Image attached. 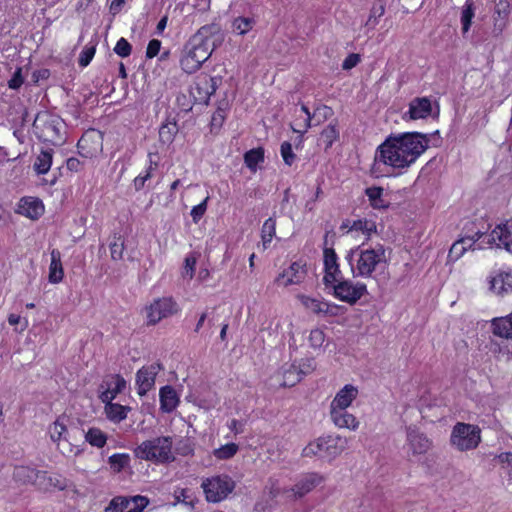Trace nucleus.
<instances>
[{"label":"nucleus","instance_id":"nucleus-1","mask_svg":"<svg viewBox=\"0 0 512 512\" xmlns=\"http://www.w3.org/2000/svg\"><path fill=\"white\" fill-rule=\"evenodd\" d=\"M440 144L439 130L428 137L416 131L389 136L377 149L376 160L392 168L403 169L413 164L429 147Z\"/></svg>","mask_w":512,"mask_h":512},{"label":"nucleus","instance_id":"nucleus-2","mask_svg":"<svg viewBox=\"0 0 512 512\" xmlns=\"http://www.w3.org/2000/svg\"><path fill=\"white\" fill-rule=\"evenodd\" d=\"M222 41L223 34L218 26H202L184 46L180 58L182 70L188 74L198 71Z\"/></svg>","mask_w":512,"mask_h":512},{"label":"nucleus","instance_id":"nucleus-3","mask_svg":"<svg viewBox=\"0 0 512 512\" xmlns=\"http://www.w3.org/2000/svg\"><path fill=\"white\" fill-rule=\"evenodd\" d=\"M354 276L371 277L378 267L387 264L386 250L382 244L364 248V245L352 249L346 255Z\"/></svg>","mask_w":512,"mask_h":512},{"label":"nucleus","instance_id":"nucleus-4","mask_svg":"<svg viewBox=\"0 0 512 512\" xmlns=\"http://www.w3.org/2000/svg\"><path fill=\"white\" fill-rule=\"evenodd\" d=\"M172 438L160 436L143 441L134 449L135 457L156 464L171 463L175 460L172 452Z\"/></svg>","mask_w":512,"mask_h":512},{"label":"nucleus","instance_id":"nucleus-5","mask_svg":"<svg viewBox=\"0 0 512 512\" xmlns=\"http://www.w3.org/2000/svg\"><path fill=\"white\" fill-rule=\"evenodd\" d=\"M201 487L208 502L224 500L235 488V482L228 475H216L203 480Z\"/></svg>","mask_w":512,"mask_h":512},{"label":"nucleus","instance_id":"nucleus-6","mask_svg":"<svg viewBox=\"0 0 512 512\" xmlns=\"http://www.w3.org/2000/svg\"><path fill=\"white\" fill-rule=\"evenodd\" d=\"M478 426L466 423H457L451 433V443L460 451L475 449L480 441Z\"/></svg>","mask_w":512,"mask_h":512},{"label":"nucleus","instance_id":"nucleus-7","mask_svg":"<svg viewBox=\"0 0 512 512\" xmlns=\"http://www.w3.org/2000/svg\"><path fill=\"white\" fill-rule=\"evenodd\" d=\"M333 295L339 300L346 302L350 305L357 303L365 294H367V286L364 283H353L343 277L331 284Z\"/></svg>","mask_w":512,"mask_h":512},{"label":"nucleus","instance_id":"nucleus-8","mask_svg":"<svg viewBox=\"0 0 512 512\" xmlns=\"http://www.w3.org/2000/svg\"><path fill=\"white\" fill-rule=\"evenodd\" d=\"M178 307L172 298H159L153 301L147 308L148 324L155 325L163 318H167L177 313Z\"/></svg>","mask_w":512,"mask_h":512},{"label":"nucleus","instance_id":"nucleus-9","mask_svg":"<svg viewBox=\"0 0 512 512\" xmlns=\"http://www.w3.org/2000/svg\"><path fill=\"white\" fill-rule=\"evenodd\" d=\"M295 113L303 119V125L307 128L320 126L333 115L332 109L325 105L317 107L311 114L307 106L302 104Z\"/></svg>","mask_w":512,"mask_h":512},{"label":"nucleus","instance_id":"nucleus-10","mask_svg":"<svg viewBox=\"0 0 512 512\" xmlns=\"http://www.w3.org/2000/svg\"><path fill=\"white\" fill-rule=\"evenodd\" d=\"M13 477L21 484H33L37 488H45L44 484L48 479V473L21 465L14 468Z\"/></svg>","mask_w":512,"mask_h":512},{"label":"nucleus","instance_id":"nucleus-11","mask_svg":"<svg viewBox=\"0 0 512 512\" xmlns=\"http://www.w3.org/2000/svg\"><path fill=\"white\" fill-rule=\"evenodd\" d=\"M324 272L323 282L327 288L342 278V272L338 264V257L333 248L323 250Z\"/></svg>","mask_w":512,"mask_h":512},{"label":"nucleus","instance_id":"nucleus-12","mask_svg":"<svg viewBox=\"0 0 512 512\" xmlns=\"http://www.w3.org/2000/svg\"><path fill=\"white\" fill-rule=\"evenodd\" d=\"M485 238L488 245H496L498 248L503 247L512 253V220L496 226Z\"/></svg>","mask_w":512,"mask_h":512},{"label":"nucleus","instance_id":"nucleus-13","mask_svg":"<svg viewBox=\"0 0 512 512\" xmlns=\"http://www.w3.org/2000/svg\"><path fill=\"white\" fill-rule=\"evenodd\" d=\"M100 388L101 401H109L116 398V396L124 391L126 388L125 379L119 374L108 375L104 378Z\"/></svg>","mask_w":512,"mask_h":512},{"label":"nucleus","instance_id":"nucleus-14","mask_svg":"<svg viewBox=\"0 0 512 512\" xmlns=\"http://www.w3.org/2000/svg\"><path fill=\"white\" fill-rule=\"evenodd\" d=\"M161 363H153L150 366L142 367L136 374V383L138 385V394L144 396L155 383L157 373L162 370Z\"/></svg>","mask_w":512,"mask_h":512},{"label":"nucleus","instance_id":"nucleus-15","mask_svg":"<svg viewBox=\"0 0 512 512\" xmlns=\"http://www.w3.org/2000/svg\"><path fill=\"white\" fill-rule=\"evenodd\" d=\"M322 481V477L317 473H308L303 475L296 484L284 491L285 494L292 493L294 499H299L311 492Z\"/></svg>","mask_w":512,"mask_h":512},{"label":"nucleus","instance_id":"nucleus-16","mask_svg":"<svg viewBox=\"0 0 512 512\" xmlns=\"http://www.w3.org/2000/svg\"><path fill=\"white\" fill-rule=\"evenodd\" d=\"M406 436L407 444L413 455L424 454L430 449V440L424 433H421L419 430L412 427H407Z\"/></svg>","mask_w":512,"mask_h":512},{"label":"nucleus","instance_id":"nucleus-17","mask_svg":"<svg viewBox=\"0 0 512 512\" xmlns=\"http://www.w3.org/2000/svg\"><path fill=\"white\" fill-rule=\"evenodd\" d=\"M511 12L510 3L507 0H499L495 5L493 14V34L500 35L508 24Z\"/></svg>","mask_w":512,"mask_h":512},{"label":"nucleus","instance_id":"nucleus-18","mask_svg":"<svg viewBox=\"0 0 512 512\" xmlns=\"http://www.w3.org/2000/svg\"><path fill=\"white\" fill-rule=\"evenodd\" d=\"M16 212L30 219L36 220L44 213V205L38 198L23 197L19 201Z\"/></svg>","mask_w":512,"mask_h":512},{"label":"nucleus","instance_id":"nucleus-19","mask_svg":"<svg viewBox=\"0 0 512 512\" xmlns=\"http://www.w3.org/2000/svg\"><path fill=\"white\" fill-rule=\"evenodd\" d=\"M358 390L351 384L345 385L334 397L331 402L330 409H346L351 405L357 397Z\"/></svg>","mask_w":512,"mask_h":512},{"label":"nucleus","instance_id":"nucleus-20","mask_svg":"<svg viewBox=\"0 0 512 512\" xmlns=\"http://www.w3.org/2000/svg\"><path fill=\"white\" fill-rule=\"evenodd\" d=\"M485 233L480 230L476 231L474 235H466L461 239L457 240L450 248L448 258L450 260L456 261L458 260L464 252L467 250V246H464V242H469V248H472L476 241L481 239Z\"/></svg>","mask_w":512,"mask_h":512},{"label":"nucleus","instance_id":"nucleus-21","mask_svg":"<svg viewBox=\"0 0 512 512\" xmlns=\"http://www.w3.org/2000/svg\"><path fill=\"white\" fill-rule=\"evenodd\" d=\"M304 274L305 271L303 270V267L299 263L294 262L288 269L279 274L276 278V282L285 287L291 284H298L302 281Z\"/></svg>","mask_w":512,"mask_h":512},{"label":"nucleus","instance_id":"nucleus-22","mask_svg":"<svg viewBox=\"0 0 512 512\" xmlns=\"http://www.w3.org/2000/svg\"><path fill=\"white\" fill-rule=\"evenodd\" d=\"M220 78L207 75L198 78L194 89L198 91L199 100L207 101L216 92Z\"/></svg>","mask_w":512,"mask_h":512},{"label":"nucleus","instance_id":"nucleus-23","mask_svg":"<svg viewBox=\"0 0 512 512\" xmlns=\"http://www.w3.org/2000/svg\"><path fill=\"white\" fill-rule=\"evenodd\" d=\"M325 458L334 459L340 455L347 446V439L341 436L323 437Z\"/></svg>","mask_w":512,"mask_h":512},{"label":"nucleus","instance_id":"nucleus-24","mask_svg":"<svg viewBox=\"0 0 512 512\" xmlns=\"http://www.w3.org/2000/svg\"><path fill=\"white\" fill-rule=\"evenodd\" d=\"M432 113V104L428 98H416L409 105L411 119H424Z\"/></svg>","mask_w":512,"mask_h":512},{"label":"nucleus","instance_id":"nucleus-25","mask_svg":"<svg viewBox=\"0 0 512 512\" xmlns=\"http://www.w3.org/2000/svg\"><path fill=\"white\" fill-rule=\"evenodd\" d=\"M330 415L333 423L339 428L355 430L358 427L359 422L346 409H330Z\"/></svg>","mask_w":512,"mask_h":512},{"label":"nucleus","instance_id":"nucleus-26","mask_svg":"<svg viewBox=\"0 0 512 512\" xmlns=\"http://www.w3.org/2000/svg\"><path fill=\"white\" fill-rule=\"evenodd\" d=\"M160 406L161 410L166 413H170L176 409L179 398L176 390L172 386H164L160 389Z\"/></svg>","mask_w":512,"mask_h":512},{"label":"nucleus","instance_id":"nucleus-27","mask_svg":"<svg viewBox=\"0 0 512 512\" xmlns=\"http://www.w3.org/2000/svg\"><path fill=\"white\" fill-rule=\"evenodd\" d=\"M102 402L105 403V413L107 418L115 423L126 419L127 413L131 410L129 406L113 403L112 400Z\"/></svg>","mask_w":512,"mask_h":512},{"label":"nucleus","instance_id":"nucleus-28","mask_svg":"<svg viewBox=\"0 0 512 512\" xmlns=\"http://www.w3.org/2000/svg\"><path fill=\"white\" fill-rule=\"evenodd\" d=\"M491 290L499 296H504L512 292V274L505 273L495 276L491 280Z\"/></svg>","mask_w":512,"mask_h":512},{"label":"nucleus","instance_id":"nucleus-29","mask_svg":"<svg viewBox=\"0 0 512 512\" xmlns=\"http://www.w3.org/2000/svg\"><path fill=\"white\" fill-rule=\"evenodd\" d=\"M64 271L61 262V253L57 249L51 251V263L49 267V281L59 283L63 280Z\"/></svg>","mask_w":512,"mask_h":512},{"label":"nucleus","instance_id":"nucleus-30","mask_svg":"<svg viewBox=\"0 0 512 512\" xmlns=\"http://www.w3.org/2000/svg\"><path fill=\"white\" fill-rule=\"evenodd\" d=\"M118 500L123 503L124 512H142L149 504V499L141 495L130 498L118 496Z\"/></svg>","mask_w":512,"mask_h":512},{"label":"nucleus","instance_id":"nucleus-31","mask_svg":"<svg viewBox=\"0 0 512 512\" xmlns=\"http://www.w3.org/2000/svg\"><path fill=\"white\" fill-rule=\"evenodd\" d=\"M493 333L502 338H512V313L492 321Z\"/></svg>","mask_w":512,"mask_h":512},{"label":"nucleus","instance_id":"nucleus-32","mask_svg":"<svg viewBox=\"0 0 512 512\" xmlns=\"http://www.w3.org/2000/svg\"><path fill=\"white\" fill-rule=\"evenodd\" d=\"M52 156L53 150L47 149L42 150L40 154L36 157L35 162L33 164L34 171L38 174H46L52 165Z\"/></svg>","mask_w":512,"mask_h":512},{"label":"nucleus","instance_id":"nucleus-33","mask_svg":"<svg viewBox=\"0 0 512 512\" xmlns=\"http://www.w3.org/2000/svg\"><path fill=\"white\" fill-rule=\"evenodd\" d=\"M474 16H475L474 3L472 0H466L465 4L462 7L461 17H460L461 30H462L463 35H465L466 33L469 32Z\"/></svg>","mask_w":512,"mask_h":512},{"label":"nucleus","instance_id":"nucleus-34","mask_svg":"<svg viewBox=\"0 0 512 512\" xmlns=\"http://www.w3.org/2000/svg\"><path fill=\"white\" fill-rule=\"evenodd\" d=\"M255 25L256 20L253 17L239 16L232 21L231 28L233 33L243 36L250 32Z\"/></svg>","mask_w":512,"mask_h":512},{"label":"nucleus","instance_id":"nucleus-35","mask_svg":"<svg viewBox=\"0 0 512 512\" xmlns=\"http://www.w3.org/2000/svg\"><path fill=\"white\" fill-rule=\"evenodd\" d=\"M384 189L382 187H369L365 193L370 201L371 206L374 209H385L388 208L389 203L383 199Z\"/></svg>","mask_w":512,"mask_h":512},{"label":"nucleus","instance_id":"nucleus-36","mask_svg":"<svg viewBox=\"0 0 512 512\" xmlns=\"http://www.w3.org/2000/svg\"><path fill=\"white\" fill-rule=\"evenodd\" d=\"M103 139V132L101 130H85L83 135L78 141V148H86L89 141H94L95 145L92 147L93 150L101 148Z\"/></svg>","mask_w":512,"mask_h":512},{"label":"nucleus","instance_id":"nucleus-37","mask_svg":"<svg viewBox=\"0 0 512 512\" xmlns=\"http://www.w3.org/2000/svg\"><path fill=\"white\" fill-rule=\"evenodd\" d=\"M263 161L264 149L262 147L253 148L244 154V163L252 172H256L257 165Z\"/></svg>","mask_w":512,"mask_h":512},{"label":"nucleus","instance_id":"nucleus-38","mask_svg":"<svg viewBox=\"0 0 512 512\" xmlns=\"http://www.w3.org/2000/svg\"><path fill=\"white\" fill-rule=\"evenodd\" d=\"M284 382L283 386L292 387L300 382L304 375H306V371L303 369H298L297 366L291 365L289 369L284 371Z\"/></svg>","mask_w":512,"mask_h":512},{"label":"nucleus","instance_id":"nucleus-39","mask_svg":"<svg viewBox=\"0 0 512 512\" xmlns=\"http://www.w3.org/2000/svg\"><path fill=\"white\" fill-rule=\"evenodd\" d=\"M302 304L311 309L316 314H323V312H329V303L324 301H319L314 298H310L308 296H300Z\"/></svg>","mask_w":512,"mask_h":512},{"label":"nucleus","instance_id":"nucleus-40","mask_svg":"<svg viewBox=\"0 0 512 512\" xmlns=\"http://www.w3.org/2000/svg\"><path fill=\"white\" fill-rule=\"evenodd\" d=\"M276 233V221L274 218H268L261 229V238L263 247L266 249L268 244L272 241Z\"/></svg>","mask_w":512,"mask_h":512},{"label":"nucleus","instance_id":"nucleus-41","mask_svg":"<svg viewBox=\"0 0 512 512\" xmlns=\"http://www.w3.org/2000/svg\"><path fill=\"white\" fill-rule=\"evenodd\" d=\"M303 457L319 456L325 458L323 437H319L315 441L310 442L303 450Z\"/></svg>","mask_w":512,"mask_h":512},{"label":"nucleus","instance_id":"nucleus-42","mask_svg":"<svg viewBox=\"0 0 512 512\" xmlns=\"http://www.w3.org/2000/svg\"><path fill=\"white\" fill-rule=\"evenodd\" d=\"M85 439L92 446L102 448L107 441L106 435L98 428H90L85 434Z\"/></svg>","mask_w":512,"mask_h":512},{"label":"nucleus","instance_id":"nucleus-43","mask_svg":"<svg viewBox=\"0 0 512 512\" xmlns=\"http://www.w3.org/2000/svg\"><path fill=\"white\" fill-rule=\"evenodd\" d=\"M130 457L128 454H113L109 457L108 463L114 472L122 471L129 465Z\"/></svg>","mask_w":512,"mask_h":512},{"label":"nucleus","instance_id":"nucleus-44","mask_svg":"<svg viewBox=\"0 0 512 512\" xmlns=\"http://www.w3.org/2000/svg\"><path fill=\"white\" fill-rule=\"evenodd\" d=\"M338 138V130H322L317 141L319 146H323L327 150Z\"/></svg>","mask_w":512,"mask_h":512},{"label":"nucleus","instance_id":"nucleus-45","mask_svg":"<svg viewBox=\"0 0 512 512\" xmlns=\"http://www.w3.org/2000/svg\"><path fill=\"white\" fill-rule=\"evenodd\" d=\"M65 417H59L57 420L50 426L49 433L53 442H58L62 439L64 433L66 432V425L64 423Z\"/></svg>","mask_w":512,"mask_h":512},{"label":"nucleus","instance_id":"nucleus-46","mask_svg":"<svg viewBox=\"0 0 512 512\" xmlns=\"http://www.w3.org/2000/svg\"><path fill=\"white\" fill-rule=\"evenodd\" d=\"M361 231L362 233L370 236L372 233L376 232V224L375 222L367 219H359L353 222L350 227V231Z\"/></svg>","mask_w":512,"mask_h":512},{"label":"nucleus","instance_id":"nucleus-47","mask_svg":"<svg viewBox=\"0 0 512 512\" xmlns=\"http://www.w3.org/2000/svg\"><path fill=\"white\" fill-rule=\"evenodd\" d=\"M237 451L238 446L235 443H228L216 449L214 451V455L216 458L224 460L232 458L237 453Z\"/></svg>","mask_w":512,"mask_h":512},{"label":"nucleus","instance_id":"nucleus-48","mask_svg":"<svg viewBox=\"0 0 512 512\" xmlns=\"http://www.w3.org/2000/svg\"><path fill=\"white\" fill-rule=\"evenodd\" d=\"M385 13V6L382 3L375 4L370 10L369 18L366 22L367 26H370L371 28H374L377 24L379 19L384 15Z\"/></svg>","mask_w":512,"mask_h":512},{"label":"nucleus","instance_id":"nucleus-49","mask_svg":"<svg viewBox=\"0 0 512 512\" xmlns=\"http://www.w3.org/2000/svg\"><path fill=\"white\" fill-rule=\"evenodd\" d=\"M111 258L113 260H120L123 257L124 241L121 236H114V241L110 243Z\"/></svg>","mask_w":512,"mask_h":512},{"label":"nucleus","instance_id":"nucleus-50","mask_svg":"<svg viewBox=\"0 0 512 512\" xmlns=\"http://www.w3.org/2000/svg\"><path fill=\"white\" fill-rule=\"evenodd\" d=\"M95 46H85L79 55V65L86 67L89 65L95 55Z\"/></svg>","mask_w":512,"mask_h":512},{"label":"nucleus","instance_id":"nucleus-51","mask_svg":"<svg viewBox=\"0 0 512 512\" xmlns=\"http://www.w3.org/2000/svg\"><path fill=\"white\" fill-rule=\"evenodd\" d=\"M131 50L132 47L125 38H120L114 47L115 53L122 58L128 57L131 54Z\"/></svg>","mask_w":512,"mask_h":512},{"label":"nucleus","instance_id":"nucleus-52","mask_svg":"<svg viewBox=\"0 0 512 512\" xmlns=\"http://www.w3.org/2000/svg\"><path fill=\"white\" fill-rule=\"evenodd\" d=\"M281 156L285 164L291 166L296 158V155L292 151V146L289 142L285 141L281 144Z\"/></svg>","mask_w":512,"mask_h":512},{"label":"nucleus","instance_id":"nucleus-53","mask_svg":"<svg viewBox=\"0 0 512 512\" xmlns=\"http://www.w3.org/2000/svg\"><path fill=\"white\" fill-rule=\"evenodd\" d=\"M325 341V334L320 329H313L309 335V343L313 348H320Z\"/></svg>","mask_w":512,"mask_h":512},{"label":"nucleus","instance_id":"nucleus-54","mask_svg":"<svg viewBox=\"0 0 512 512\" xmlns=\"http://www.w3.org/2000/svg\"><path fill=\"white\" fill-rule=\"evenodd\" d=\"M209 197H206L200 204L194 206L191 210V217L194 223H198V221L203 217L207 210V203Z\"/></svg>","mask_w":512,"mask_h":512},{"label":"nucleus","instance_id":"nucleus-55","mask_svg":"<svg viewBox=\"0 0 512 512\" xmlns=\"http://www.w3.org/2000/svg\"><path fill=\"white\" fill-rule=\"evenodd\" d=\"M45 488H39L40 490H49L51 488H58L60 490H63L66 487V484L63 480L56 476H50L48 475V479H46Z\"/></svg>","mask_w":512,"mask_h":512},{"label":"nucleus","instance_id":"nucleus-56","mask_svg":"<svg viewBox=\"0 0 512 512\" xmlns=\"http://www.w3.org/2000/svg\"><path fill=\"white\" fill-rule=\"evenodd\" d=\"M23 82L22 69L17 68L11 79L8 81V87L10 89L17 90L22 86Z\"/></svg>","mask_w":512,"mask_h":512},{"label":"nucleus","instance_id":"nucleus-57","mask_svg":"<svg viewBox=\"0 0 512 512\" xmlns=\"http://www.w3.org/2000/svg\"><path fill=\"white\" fill-rule=\"evenodd\" d=\"M196 266V258L194 256H187L185 258V265L183 270V276L189 279L193 278Z\"/></svg>","mask_w":512,"mask_h":512},{"label":"nucleus","instance_id":"nucleus-58","mask_svg":"<svg viewBox=\"0 0 512 512\" xmlns=\"http://www.w3.org/2000/svg\"><path fill=\"white\" fill-rule=\"evenodd\" d=\"M226 118L225 110L217 109L211 117V128H220L224 124Z\"/></svg>","mask_w":512,"mask_h":512},{"label":"nucleus","instance_id":"nucleus-59","mask_svg":"<svg viewBox=\"0 0 512 512\" xmlns=\"http://www.w3.org/2000/svg\"><path fill=\"white\" fill-rule=\"evenodd\" d=\"M161 48V41L158 39H152L149 41L146 49V57L149 59L154 58L158 55Z\"/></svg>","mask_w":512,"mask_h":512},{"label":"nucleus","instance_id":"nucleus-60","mask_svg":"<svg viewBox=\"0 0 512 512\" xmlns=\"http://www.w3.org/2000/svg\"><path fill=\"white\" fill-rule=\"evenodd\" d=\"M188 493H189L188 489H180L179 491H175V499L177 502H181L185 505L194 507L193 499H191V497Z\"/></svg>","mask_w":512,"mask_h":512},{"label":"nucleus","instance_id":"nucleus-61","mask_svg":"<svg viewBox=\"0 0 512 512\" xmlns=\"http://www.w3.org/2000/svg\"><path fill=\"white\" fill-rule=\"evenodd\" d=\"M360 62L359 54H349L342 63V68L344 70H350L354 68Z\"/></svg>","mask_w":512,"mask_h":512},{"label":"nucleus","instance_id":"nucleus-62","mask_svg":"<svg viewBox=\"0 0 512 512\" xmlns=\"http://www.w3.org/2000/svg\"><path fill=\"white\" fill-rule=\"evenodd\" d=\"M153 170V167H152V163L150 164V167L148 168L146 174L144 176H137L135 179H134V187H135V190L139 191L141 190L144 185H145V182L151 178V171Z\"/></svg>","mask_w":512,"mask_h":512},{"label":"nucleus","instance_id":"nucleus-63","mask_svg":"<svg viewBox=\"0 0 512 512\" xmlns=\"http://www.w3.org/2000/svg\"><path fill=\"white\" fill-rule=\"evenodd\" d=\"M105 512H124L123 503L118 500V496L111 500L109 505L105 508Z\"/></svg>","mask_w":512,"mask_h":512},{"label":"nucleus","instance_id":"nucleus-64","mask_svg":"<svg viewBox=\"0 0 512 512\" xmlns=\"http://www.w3.org/2000/svg\"><path fill=\"white\" fill-rule=\"evenodd\" d=\"M501 463H507L509 466H511V470L509 472L510 476H512V453H502L498 456Z\"/></svg>","mask_w":512,"mask_h":512}]
</instances>
